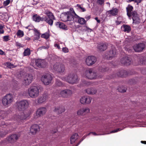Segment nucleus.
Instances as JSON below:
<instances>
[{
  "label": "nucleus",
  "mask_w": 146,
  "mask_h": 146,
  "mask_svg": "<svg viewBox=\"0 0 146 146\" xmlns=\"http://www.w3.org/2000/svg\"><path fill=\"white\" fill-rule=\"evenodd\" d=\"M83 76L88 79L94 80L101 78L102 76L99 73L94 71L92 69H89L86 70L84 72Z\"/></svg>",
  "instance_id": "obj_1"
},
{
  "label": "nucleus",
  "mask_w": 146,
  "mask_h": 146,
  "mask_svg": "<svg viewBox=\"0 0 146 146\" xmlns=\"http://www.w3.org/2000/svg\"><path fill=\"white\" fill-rule=\"evenodd\" d=\"M13 100V95L10 94H8L2 98V103L4 106L7 107L10 105Z\"/></svg>",
  "instance_id": "obj_2"
},
{
  "label": "nucleus",
  "mask_w": 146,
  "mask_h": 146,
  "mask_svg": "<svg viewBox=\"0 0 146 146\" xmlns=\"http://www.w3.org/2000/svg\"><path fill=\"white\" fill-rule=\"evenodd\" d=\"M39 93V89L37 86H32L28 89V94L32 98H35L37 97Z\"/></svg>",
  "instance_id": "obj_3"
},
{
  "label": "nucleus",
  "mask_w": 146,
  "mask_h": 146,
  "mask_svg": "<svg viewBox=\"0 0 146 146\" xmlns=\"http://www.w3.org/2000/svg\"><path fill=\"white\" fill-rule=\"evenodd\" d=\"M62 79L70 84H73L77 82L78 77L76 75L70 74L65 77H62Z\"/></svg>",
  "instance_id": "obj_4"
},
{
  "label": "nucleus",
  "mask_w": 146,
  "mask_h": 146,
  "mask_svg": "<svg viewBox=\"0 0 146 146\" xmlns=\"http://www.w3.org/2000/svg\"><path fill=\"white\" fill-rule=\"evenodd\" d=\"M28 105V103L25 100L18 102L16 103L17 109L19 111H24L27 108Z\"/></svg>",
  "instance_id": "obj_5"
},
{
  "label": "nucleus",
  "mask_w": 146,
  "mask_h": 146,
  "mask_svg": "<svg viewBox=\"0 0 146 146\" xmlns=\"http://www.w3.org/2000/svg\"><path fill=\"white\" fill-rule=\"evenodd\" d=\"M52 78L49 74H43L41 77V80L43 84L46 85H49L51 83Z\"/></svg>",
  "instance_id": "obj_6"
},
{
  "label": "nucleus",
  "mask_w": 146,
  "mask_h": 146,
  "mask_svg": "<svg viewBox=\"0 0 146 146\" xmlns=\"http://www.w3.org/2000/svg\"><path fill=\"white\" fill-rule=\"evenodd\" d=\"M23 80L22 84L25 86L29 85L32 82L33 76L32 75L30 74H26L23 76Z\"/></svg>",
  "instance_id": "obj_7"
},
{
  "label": "nucleus",
  "mask_w": 146,
  "mask_h": 146,
  "mask_svg": "<svg viewBox=\"0 0 146 146\" xmlns=\"http://www.w3.org/2000/svg\"><path fill=\"white\" fill-rule=\"evenodd\" d=\"M53 68L55 70L59 72H63L65 70L64 65L61 63H57L53 66Z\"/></svg>",
  "instance_id": "obj_8"
},
{
  "label": "nucleus",
  "mask_w": 146,
  "mask_h": 146,
  "mask_svg": "<svg viewBox=\"0 0 146 146\" xmlns=\"http://www.w3.org/2000/svg\"><path fill=\"white\" fill-rule=\"evenodd\" d=\"M72 91L69 89L62 90L60 91V95L64 98H68L70 97L72 94Z\"/></svg>",
  "instance_id": "obj_9"
},
{
  "label": "nucleus",
  "mask_w": 146,
  "mask_h": 146,
  "mask_svg": "<svg viewBox=\"0 0 146 146\" xmlns=\"http://www.w3.org/2000/svg\"><path fill=\"white\" fill-rule=\"evenodd\" d=\"M96 61V57L93 56H89L86 58L85 62L87 65L91 66L94 64Z\"/></svg>",
  "instance_id": "obj_10"
},
{
  "label": "nucleus",
  "mask_w": 146,
  "mask_h": 146,
  "mask_svg": "<svg viewBox=\"0 0 146 146\" xmlns=\"http://www.w3.org/2000/svg\"><path fill=\"white\" fill-rule=\"evenodd\" d=\"M116 54V49L115 47H112L110 50L105 55L106 58L110 59L114 57Z\"/></svg>",
  "instance_id": "obj_11"
},
{
  "label": "nucleus",
  "mask_w": 146,
  "mask_h": 146,
  "mask_svg": "<svg viewBox=\"0 0 146 146\" xmlns=\"http://www.w3.org/2000/svg\"><path fill=\"white\" fill-rule=\"evenodd\" d=\"M92 100L91 97L84 96L82 97L80 99V102L83 104H90Z\"/></svg>",
  "instance_id": "obj_12"
},
{
  "label": "nucleus",
  "mask_w": 146,
  "mask_h": 146,
  "mask_svg": "<svg viewBox=\"0 0 146 146\" xmlns=\"http://www.w3.org/2000/svg\"><path fill=\"white\" fill-rule=\"evenodd\" d=\"M40 130L39 126L37 124H34L31 127L30 133L33 135H35Z\"/></svg>",
  "instance_id": "obj_13"
},
{
  "label": "nucleus",
  "mask_w": 146,
  "mask_h": 146,
  "mask_svg": "<svg viewBox=\"0 0 146 146\" xmlns=\"http://www.w3.org/2000/svg\"><path fill=\"white\" fill-rule=\"evenodd\" d=\"M68 21H76V18L78 17V16L76 14L74 11L72 13L68 12Z\"/></svg>",
  "instance_id": "obj_14"
},
{
  "label": "nucleus",
  "mask_w": 146,
  "mask_h": 146,
  "mask_svg": "<svg viewBox=\"0 0 146 146\" xmlns=\"http://www.w3.org/2000/svg\"><path fill=\"white\" fill-rule=\"evenodd\" d=\"M145 45L144 43H140L137 44L133 46L134 50L137 52H141L144 48Z\"/></svg>",
  "instance_id": "obj_15"
},
{
  "label": "nucleus",
  "mask_w": 146,
  "mask_h": 146,
  "mask_svg": "<svg viewBox=\"0 0 146 146\" xmlns=\"http://www.w3.org/2000/svg\"><path fill=\"white\" fill-rule=\"evenodd\" d=\"M46 112V109L45 108H39L36 111V115L37 117H35L37 118L38 117H40L44 115Z\"/></svg>",
  "instance_id": "obj_16"
},
{
  "label": "nucleus",
  "mask_w": 146,
  "mask_h": 146,
  "mask_svg": "<svg viewBox=\"0 0 146 146\" xmlns=\"http://www.w3.org/2000/svg\"><path fill=\"white\" fill-rule=\"evenodd\" d=\"M90 110L88 108H84L79 110L77 112L78 115H81L85 114L90 112Z\"/></svg>",
  "instance_id": "obj_17"
},
{
  "label": "nucleus",
  "mask_w": 146,
  "mask_h": 146,
  "mask_svg": "<svg viewBox=\"0 0 146 146\" xmlns=\"http://www.w3.org/2000/svg\"><path fill=\"white\" fill-rule=\"evenodd\" d=\"M35 63L36 65L39 67L44 68L46 66V63L43 60H37L36 61Z\"/></svg>",
  "instance_id": "obj_18"
},
{
  "label": "nucleus",
  "mask_w": 146,
  "mask_h": 146,
  "mask_svg": "<svg viewBox=\"0 0 146 146\" xmlns=\"http://www.w3.org/2000/svg\"><path fill=\"white\" fill-rule=\"evenodd\" d=\"M48 98L47 95L45 94L39 97L36 100V104H41L45 102Z\"/></svg>",
  "instance_id": "obj_19"
},
{
  "label": "nucleus",
  "mask_w": 146,
  "mask_h": 146,
  "mask_svg": "<svg viewBox=\"0 0 146 146\" xmlns=\"http://www.w3.org/2000/svg\"><path fill=\"white\" fill-rule=\"evenodd\" d=\"M30 114L29 113H27L26 111L23 112H21L18 116L17 118L21 120H24L27 118L29 115Z\"/></svg>",
  "instance_id": "obj_20"
},
{
  "label": "nucleus",
  "mask_w": 146,
  "mask_h": 146,
  "mask_svg": "<svg viewBox=\"0 0 146 146\" xmlns=\"http://www.w3.org/2000/svg\"><path fill=\"white\" fill-rule=\"evenodd\" d=\"M133 20V22L135 24H137L140 22V20L138 17V15L136 12L132 13V16Z\"/></svg>",
  "instance_id": "obj_21"
},
{
  "label": "nucleus",
  "mask_w": 146,
  "mask_h": 146,
  "mask_svg": "<svg viewBox=\"0 0 146 146\" xmlns=\"http://www.w3.org/2000/svg\"><path fill=\"white\" fill-rule=\"evenodd\" d=\"M121 62L122 64L126 66L129 65L131 63V59L127 57L122 58Z\"/></svg>",
  "instance_id": "obj_22"
},
{
  "label": "nucleus",
  "mask_w": 146,
  "mask_h": 146,
  "mask_svg": "<svg viewBox=\"0 0 146 146\" xmlns=\"http://www.w3.org/2000/svg\"><path fill=\"white\" fill-rule=\"evenodd\" d=\"M65 111L64 108L62 106H58L55 107L53 111L54 112H56L58 114H61L64 112Z\"/></svg>",
  "instance_id": "obj_23"
},
{
  "label": "nucleus",
  "mask_w": 146,
  "mask_h": 146,
  "mask_svg": "<svg viewBox=\"0 0 146 146\" xmlns=\"http://www.w3.org/2000/svg\"><path fill=\"white\" fill-rule=\"evenodd\" d=\"M86 92L88 94L93 95L96 93L97 90L95 88H89L86 90Z\"/></svg>",
  "instance_id": "obj_24"
},
{
  "label": "nucleus",
  "mask_w": 146,
  "mask_h": 146,
  "mask_svg": "<svg viewBox=\"0 0 146 146\" xmlns=\"http://www.w3.org/2000/svg\"><path fill=\"white\" fill-rule=\"evenodd\" d=\"M98 48L99 50L103 51L107 48V44L106 43H101L98 45Z\"/></svg>",
  "instance_id": "obj_25"
},
{
  "label": "nucleus",
  "mask_w": 146,
  "mask_h": 146,
  "mask_svg": "<svg viewBox=\"0 0 146 146\" xmlns=\"http://www.w3.org/2000/svg\"><path fill=\"white\" fill-rule=\"evenodd\" d=\"M127 11V14L129 17L130 18L132 16V13L133 12H135V11H132L133 9V7L132 6L129 5L126 8Z\"/></svg>",
  "instance_id": "obj_26"
},
{
  "label": "nucleus",
  "mask_w": 146,
  "mask_h": 146,
  "mask_svg": "<svg viewBox=\"0 0 146 146\" xmlns=\"http://www.w3.org/2000/svg\"><path fill=\"white\" fill-rule=\"evenodd\" d=\"M43 21H46L47 23L50 26H52L53 23V20L55 19V18H48L47 17H45L43 18Z\"/></svg>",
  "instance_id": "obj_27"
},
{
  "label": "nucleus",
  "mask_w": 146,
  "mask_h": 146,
  "mask_svg": "<svg viewBox=\"0 0 146 146\" xmlns=\"http://www.w3.org/2000/svg\"><path fill=\"white\" fill-rule=\"evenodd\" d=\"M68 12L64 13L61 14L60 15V18L61 20L64 21H68Z\"/></svg>",
  "instance_id": "obj_28"
},
{
  "label": "nucleus",
  "mask_w": 146,
  "mask_h": 146,
  "mask_svg": "<svg viewBox=\"0 0 146 146\" xmlns=\"http://www.w3.org/2000/svg\"><path fill=\"white\" fill-rule=\"evenodd\" d=\"M35 31L34 38L33 41H35L36 40H38L40 38V34L37 31V30L35 29H33Z\"/></svg>",
  "instance_id": "obj_29"
},
{
  "label": "nucleus",
  "mask_w": 146,
  "mask_h": 146,
  "mask_svg": "<svg viewBox=\"0 0 146 146\" xmlns=\"http://www.w3.org/2000/svg\"><path fill=\"white\" fill-rule=\"evenodd\" d=\"M33 21L36 22H39L40 21H43V18L40 17L38 15H35L33 16Z\"/></svg>",
  "instance_id": "obj_30"
},
{
  "label": "nucleus",
  "mask_w": 146,
  "mask_h": 146,
  "mask_svg": "<svg viewBox=\"0 0 146 146\" xmlns=\"http://www.w3.org/2000/svg\"><path fill=\"white\" fill-rule=\"evenodd\" d=\"M118 12V11L117 9H112L108 11L107 13L108 15L109 14H111L113 15H116Z\"/></svg>",
  "instance_id": "obj_31"
},
{
  "label": "nucleus",
  "mask_w": 146,
  "mask_h": 146,
  "mask_svg": "<svg viewBox=\"0 0 146 146\" xmlns=\"http://www.w3.org/2000/svg\"><path fill=\"white\" fill-rule=\"evenodd\" d=\"M76 21H78V23L82 25L86 23L85 20L83 18L80 17L78 16V18H76Z\"/></svg>",
  "instance_id": "obj_32"
},
{
  "label": "nucleus",
  "mask_w": 146,
  "mask_h": 146,
  "mask_svg": "<svg viewBox=\"0 0 146 146\" xmlns=\"http://www.w3.org/2000/svg\"><path fill=\"white\" fill-rule=\"evenodd\" d=\"M123 29V30L127 33L129 32L131 30L130 27L126 25H124L122 27Z\"/></svg>",
  "instance_id": "obj_33"
},
{
  "label": "nucleus",
  "mask_w": 146,
  "mask_h": 146,
  "mask_svg": "<svg viewBox=\"0 0 146 146\" xmlns=\"http://www.w3.org/2000/svg\"><path fill=\"white\" fill-rule=\"evenodd\" d=\"M56 26L60 28L65 29L66 26L62 23L58 22L56 24Z\"/></svg>",
  "instance_id": "obj_34"
},
{
  "label": "nucleus",
  "mask_w": 146,
  "mask_h": 146,
  "mask_svg": "<svg viewBox=\"0 0 146 146\" xmlns=\"http://www.w3.org/2000/svg\"><path fill=\"white\" fill-rule=\"evenodd\" d=\"M47 15V17L48 18H55V17L52 12L49 11H47L45 13Z\"/></svg>",
  "instance_id": "obj_35"
},
{
  "label": "nucleus",
  "mask_w": 146,
  "mask_h": 146,
  "mask_svg": "<svg viewBox=\"0 0 146 146\" xmlns=\"http://www.w3.org/2000/svg\"><path fill=\"white\" fill-rule=\"evenodd\" d=\"M16 35L19 38L22 37L24 35V32L21 30H18L17 33Z\"/></svg>",
  "instance_id": "obj_36"
},
{
  "label": "nucleus",
  "mask_w": 146,
  "mask_h": 146,
  "mask_svg": "<svg viewBox=\"0 0 146 146\" xmlns=\"http://www.w3.org/2000/svg\"><path fill=\"white\" fill-rule=\"evenodd\" d=\"M49 36L50 35L49 33L46 32L42 34L41 35V37L42 38H44L46 39H47L49 38Z\"/></svg>",
  "instance_id": "obj_37"
},
{
  "label": "nucleus",
  "mask_w": 146,
  "mask_h": 146,
  "mask_svg": "<svg viewBox=\"0 0 146 146\" xmlns=\"http://www.w3.org/2000/svg\"><path fill=\"white\" fill-rule=\"evenodd\" d=\"M30 53V49L29 48H27L23 52V55L24 56L29 55Z\"/></svg>",
  "instance_id": "obj_38"
},
{
  "label": "nucleus",
  "mask_w": 146,
  "mask_h": 146,
  "mask_svg": "<svg viewBox=\"0 0 146 146\" xmlns=\"http://www.w3.org/2000/svg\"><path fill=\"white\" fill-rule=\"evenodd\" d=\"M98 135L96 133L94 132H90L86 134V136H96Z\"/></svg>",
  "instance_id": "obj_39"
},
{
  "label": "nucleus",
  "mask_w": 146,
  "mask_h": 146,
  "mask_svg": "<svg viewBox=\"0 0 146 146\" xmlns=\"http://www.w3.org/2000/svg\"><path fill=\"white\" fill-rule=\"evenodd\" d=\"M14 137H8L7 139L8 142L10 143H12L14 142V139L13 138ZM15 140L16 141L18 139V137H15Z\"/></svg>",
  "instance_id": "obj_40"
},
{
  "label": "nucleus",
  "mask_w": 146,
  "mask_h": 146,
  "mask_svg": "<svg viewBox=\"0 0 146 146\" xmlns=\"http://www.w3.org/2000/svg\"><path fill=\"white\" fill-rule=\"evenodd\" d=\"M7 66L9 68H13L15 67V66H14L10 62H7Z\"/></svg>",
  "instance_id": "obj_41"
},
{
  "label": "nucleus",
  "mask_w": 146,
  "mask_h": 146,
  "mask_svg": "<svg viewBox=\"0 0 146 146\" xmlns=\"http://www.w3.org/2000/svg\"><path fill=\"white\" fill-rule=\"evenodd\" d=\"M3 41H7L10 40L9 38V36H5L3 37Z\"/></svg>",
  "instance_id": "obj_42"
},
{
  "label": "nucleus",
  "mask_w": 146,
  "mask_h": 146,
  "mask_svg": "<svg viewBox=\"0 0 146 146\" xmlns=\"http://www.w3.org/2000/svg\"><path fill=\"white\" fill-rule=\"evenodd\" d=\"M76 137H70V143L71 144H73V143L75 142L76 140Z\"/></svg>",
  "instance_id": "obj_43"
},
{
  "label": "nucleus",
  "mask_w": 146,
  "mask_h": 146,
  "mask_svg": "<svg viewBox=\"0 0 146 146\" xmlns=\"http://www.w3.org/2000/svg\"><path fill=\"white\" fill-rule=\"evenodd\" d=\"M10 3V0H6L3 2V5L5 6H7Z\"/></svg>",
  "instance_id": "obj_44"
},
{
  "label": "nucleus",
  "mask_w": 146,
  "mask_h": 146,
  "mask_svg": "<svg viewBox=\"0 0 146 146\" xmlns=\"http://www.w3.org/2000/svg\"><path fill=\"white\" fill-rule=\"evenodd\" d=\"M77 6L78 7V8H79L80 9H81L82 12H84L86 11V10L84 8H83L81 7V6L77 4Z\"/></svg>",
  "instance_id": "obj_45"
},
{
  "label": "nucleus",
  "mask_w": 146,
  "mask_h": 146,
  "mask_svg": "<svg viewBox=\"0 0 146 146\" xmlns=\"http://www.w3.org/2000/svg\"><path fill=\"white\" fill-rule=\"evenodd\" d=\"M121 130V129H120V128H118V129H115V130L112 131L111 132V133H115V132H117L118 131H120Z\"/></svg>",
  "instance_id": "obj_46"
},
{
  "label": "nucleus",
  "mask_w": 146,
  "mask_h": 146,
  "mask_svg": "<svg viewBox=\"0 0 146 146\" xmlns=\"http://www.w3.org/2000/svg\"><path fill=\"white\" fill-rule=\"evenodd\" d=\"M57 128H55L52 130L51 131V133H54L57 132Z\"/></svg>",
  "instance_id": "obj_47"
},
{
  "label": "nucleus",
  "mask_w": 146,
  "mask_h": 146,
  "mask_svg": "<svg viewBox=\"0 0 146 146\" xmlns=\"http://www.w3.org/2000/svg\"><path fill=\"white\" fill-rule=\"evenodd\" d=\"M104 0H98V2L100 5L103 4L104 2Z\"/></svg>",
  "instance_id": "obj_48"
},
{
  "label": "nucleus",
  "mask_w": 146,
  "mask_h": 146,
  "mask_svg": "<svg viewBox=\"0 0 146 146\" xmlns=\"http://www.w3.org/2000/svg\"><path fill=\"white\" fill-rule=\"evenodd\" d=\"M62 50L65 53L67 52L68 51V49L66 47L63 48H62Z\"/></svg>",
  "instance_id": "obj_49"
},
{
  "label": "nucleus",
  "mask_w": 146,
  "mask_h": 146,
  "mask_svg": "<svg viewBox=\"0 0 146 146\" xmlns=\"http://www.w3.org/2000/svg\"><path fill=\"white\" fill-rule=\"evenodd\" d=\"M118 91L119 92H126V89H121V88H118Z\"/></svg>",
  "instance_id": "obj_50"
},
{
  "label": "nucleus",
  "mask_w": 146,
  "mask_h": 146,
  "mask_svg": "<svg viewBox=\"0 0 146 146\" xmlns=\"http://www.w3.org/2000/svg\"><path fill=\"white\" fill-rule=\"evenodd\" d=\"M21 136L20 134L19 133L18 134L15 133L12 135L11 137H18Z\"/></svg>",
  "instance_id": "obj_51"
},
{
  "label": "nucleus",
  "mask_w": 146,
  "mask_h": 146,
  "mask_svg": "<svg viewBox=\"0 0 146 146\" xmlns=\"http://www.w3.org/2000/svg\"><path fill=\"white\" fill-rule=\"evenodd\" d=\"M16 46H17L19 47H22L23 46V45L21 44V43L18 42H16Z\"/></svg>",
  "instance_id": "obj_52"
},
{
  "label": "nucleus",
  "mask_w": 146,
  "mask_h": 146,
  "mask_svg": "<svg viewBox=\"0 0 146 146\" xmlns=\"http://www.w3.org/2000/svg\"><path fill=\"white\" fill-rule=\"evenodd\" d=\"M49 46H43L40 47V48H39L38 49H48V48H49Z\"/></svg>",
  "instance_id": "obj_53"
},
{
  "label": "nucleus",
  "mask_w": 146,
  "mask_h": 146,
  "mask_svg": "<svg viewBox=\"0 0 146 146\" xmlns=\"http://www.w3.org/2000/svg\"><path fill=\"white\" fill-rule=\"evenodd\" d=\"M54 46L55 47H56L58 49H60V48L59 45L57 44H54Z\"/></svg>",
  "instance_id": "obj_54"
},
{
  "label": "nucleus",
  "mask_w": 146,
  "mask_h": 146,
  "mask_svg": "<svg viewBox=\"0 0 146 146\" xmlns=\"http://www.w3.org/2000/svg\"><path fill=\"white\" fill-rule=\"evenodd\" d=\"M141 1V0H134V2L137 3V4L140 3Z\"/></svg>",
  "instance_id": "obj_55"
},
{
  "label": "nucleus",
  "mask_w": 146,
  "mask_h": 146,
  "mask_svg": "<svg viewBox=\"0 0 146 146\" xmlns=\"http://www.w3.org/2000/svg\"><path fill=\"white\" fill-rule=\"evenodd\" d=\"M78 136V134L76 133H75L73 134L72 137H77Z\"/></svg>",
  "instance_id": "obj_56"
},
{
  "label": "nucleus",
  "mask_w": 146,
  "mask_h": 146,
  "mask_svg": "<svg viewBox=\"0 0 146 146\" xmlns=\"http://www.w3.org/2000/svg\"><path fill=\"white\" fill-rule=\"evenodd\" d=\"M25 40H29L31 39L30 38H29L28 37H25Z\"/></svg>",
  "instance_id": "obj_57"
},
{
  "label": "nucleus",
  "mask_w": 146,
  "mask_h": 146,
  "mask_svg": "<svg viewBox=\"0 0 146 146\" xmlns=\"http://www.w3.org/2000/svg\"><path fill=\"white\" fill-rule=\"evenodd\" d=\"M145 64V63L143 60L140 61V64Z\"/></svg>",
  "instance_id": "obj_58"
},
{
  "label": "nucleus",
  "mask_w": 146,
  "mask_h": 146,
  "mask_svg": "<svg viewBox=\"0 0 146 146\" xmlns=\"http://www.w3.org/2000/svg\"><path fill=\"white\" fill-rule=\"evenodd\" d=\"M95 19L97 21V22L98 23H100V20L98 19V17H96L95 18Z\"/></svg>",
  "instance_id": "obj_59"
},
{
  "label": "nucleus",
  "mask_w": 146,
  "mask_h": 146,
  "mask_svg": "<svg viewBox=\"0 0 146 146\" xmlns=\"http://www.w3.org/2000/svg\"><path fill=\"white\" fill-rule=\"evenodd\" d=\"M4 54V52L2 50L0 49V54L3 55Z\"/></svg>",
  "instance_id": "obj_60"
},
{
  "label": "nucleus",
  "mask_w": 146,
  "mask_h": 146,
  "mask_svg": "<svg viewBox=\"0 0 146 146\" xmlns=\"http://www.w3.org/2000/svg\"><path fill=\"white\" fill-rule=\"evenodd\" d=\"M57 84L58 86H60L62 85V83L60 82H58V83H57Z\"/></svg>",
  "instance_id": "obj_61"
},
{
  "label": "nucleus",
  "mask_w": 146,
  "mask_h": 146,
  "mask_svg": "<svg viewBox=\"0 0 146 146\" xmlns=\"http://www.w3.org/2000/svg\"><path fill=\"white\" fill-rule=\"evenodd\" d=\"M70 12H70L71 13H72V12H73V11H74L73 8H71L70 9Z\"/></svg>",
  "instance_id": "obj_62"
},
{
  "label": "nucleus",
  "mask_w": 146,
  "mask_h": 146,
  "mask_svg": "<svg viewBox=\"0 0 146 146\" xmlns=\"http://www.w3.org/2000/svg\"><path fill=\"white\" fill-rule=\"evenodd\" d=\"M141 143H142L146 144V141H141Z\"/></svg>",
  "instance_id": "obj_63"
},
{
  "label": "nucleus",
  "mask_w": 146,
  "mask_h": 146,
  "mask_svg": "<svg viewBox=\"0 0 146 146\" xmlns=\"http://www.w3.org/2000/svg\"><path fill=\"white\" fill-rule=\"evenodd\" d=\"M4 33V31L3 29H0V33L2 34Z\"/></svg>",
  "instance_id": "obj_64"
}]
</instances>
